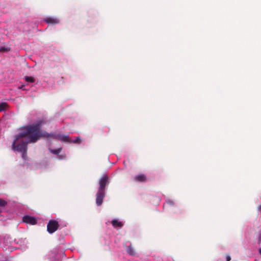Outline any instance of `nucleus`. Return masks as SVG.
Here are the masks:
<instances>
[{
    "label": "nucleus",
    "mask_w": 261,
    "mask_h": 261,
    "mask_svg": "<svg viewBox=\"0 0 261 261\" xmlns=\"http://www.w3.org/2000/svg\"><path fill=\"white\" fill-rule=\"evenodd\" d=\"M42 122V121H40L22 127L20 129V133L15 136V139L12 143V149L14 151L21 152L23 159H25L27 156L28 144L35 143L41 137H53L63 141L70 142L68 136H56L42 130L40 128Z\"/></svg>",
    "instance_id": "1"
},
{
    "label": "nucleus",
    "mask_w": 261,
    "mask_h": 261,
    "mask_svg": "<svg viewBox=\"0 0 261 261\" xmlns=\"http://www.w3.org/2000/svg\"><path fill=\"white\" fill-rule=\"evenodd\" d=\"M109 183V177L107 175H104L99 180V187L96 194V203L97 206H100L103 202L106 194V187Z\"/></svg>",
    "instance_id": "2"
},
{
    "label": "nucleus",
    "mask_w": 261,
    "mask_h": 261,
    "mask_svg": "<svg viewBox=\"0 0 261 261\" xmlns=\"http://www.w3.org/2000/svg\"><path fill=\"white\" fill-rule=\"evenodd\" d=\"M59 225L56 220H50L47 225V230L49 233L55 232L59 228Z\"/></svg>",
    "instance_id": "3"
},
{
    "label": "nucleus",
    "mask_w": 261,
    "mask_h": 261,
    "mask_svg": "<svg viewBox=\"0 0 261 261\" xmlns=\"http://www.w3.org/2000/svg\"><path fill=\"white\" fill-rule=\"evenodd\" d=\"M22 221L24 223L31 225H34L37 223V220L35 217L28 215L24 216L22 218Z\"/></svg>",
    "instance_id": "4"
},
{
    "label": "nucleus",
    "mask_w": 261,
    "mask_h": 261,
    "mask_svg": "<svg viewBox=\"0 0 261 261\" xmlns=\"http://www.w3.org/2000/svg\"><path fill=\"white\" fill-rule=\"evenodd\" d=\"M134 181L140 182H144L147 180V177L144 174H140L133 177Z\"/></svg>",
    "instance_id": "5"
},
{
    "label": "nucleus",
    "mask_w": 261,
    "mask_h": 261,
    "mask_svg": "<svg viewBox=\"0 0 261 261\" xmlns=\"http://www.w3.org/2000/svg\"><path fill=\"white\" fill-rule=\"evenodd\" d=\"M44 21L48 24H57L59 22L58 19L50 17L45 18Z\"/></svg>",
    "instance_id": "6"
},
{
    "label": "nucleus",
    "mask_w": 261,
    "mask_h": 261,
    "mask_svg": "<svg viewBox=\"0 0 261 261\" xmlns=\"http://www.w3.org/2000/svg\"><path fill=\"white\" fill-rule=\"evenodd\" d=\"M111 223L112 225L115 227H120L123 225L122 223L121 222L118 221L116 219L113 220L111 222Z\"/></svg>",
    "instance_id": "7"
},
{
    "label": "nucleus",
    "mask_w": 261,
    "mask_h": 261,
    "mask_svg": "<svg viewBox=\"0 0 261 261\" xmlns=\"http://www.w3.org/2000/svg\"><path fill=\"white\" fill-rule=\"evenodd\" d=\"M126 251L130 255H135L136 254L135 250L130 245L127 247Z\"/></svg>",
    "instance_id": "8"
},
{
    "label": "nucleus",
    "mask_w": 261,
    "mask_h": 261,
    "mask_svg": "<svg viewBox=\"0 0 261 261\" xmlns=\"http://www.w3.org/2000/svg\"><path fill=\"white\" fill-rule=\"evenodd\" d=\"M8 105L6 102H2L0 103V112H3L5 111L7 108L8 107Z\"/></svg>",
    "instance_id": "9"
},
{
    "label": "nucleus",
    "mask_w": 261,
    "mask_h": 261,
    "mask_svg": "<svg viewBox=\"0 0 261 261\" xmlns=\"http://www.w3.org/2000/svg\"><path fill=\"white\" fill-rule=\"evenodd\" d=\"M10 50V48L5 46H0V52H8Z\"/></svg>",
    "instance_id": "10"
},
{
    "label": "nucleus",
    "mask_w": 261,
    "mask_h": 261,
    "mask_svg": "<svg viewBox=\"0 0 261 261\" xmlns=\"http://www.w3.org/2000/svg\"><path fill=\"white\" fill-rule=\"evenodd\" d=\"M24 79L27 82L33 83L35 81L34 77L32 76H25Z\"/></svg>",
    "instance_id": "11"
},
{
    "label": "nucleus",
    "mask_w": 261,
    "mask_h": 261,
    "mask_svg": "<svg viewBox=\"0 0 261 261\" xmlns=\"http://www.w3.org/2000/svg\"><path fill=\"white\" fill-rule=\"evenodd\" d=\"M61 150L62 149L60 148L57 149L51 150V152L55 154H58L59 153L61 152Z\"/></svg>",
    "instance_id": "12"
},
{
    "label": "nucleus",
    "mask_w": 261,
    "mask_h": 261,
    "mask_svg": "<svg viewBox=\"0 0 261 261\" xmlns=\"http://www.w3.org/2000/svg\"><path fill=\"white\" fill-rule=\"evenodd\" d=\"M7 202L5 200H4L2 199H0V206H5L7 205Z\"/></svg>",
    "instance_id": "13"
},
{
    "label": "nucleus",
    "mask_w": 261,
    "mask_h": 261,
    "mask_svg": "<svg viewBox=\"0 0 261 261\" xmlns=\"http://www.w3.org/2000/svg\"><path fill=\"white\" fill-rule=\"evenodd\" d=\"M81 142V139L80 137H76V138L72 141L71 142L74 143H78L80 144Z\"/></svg>",
    "instance_id": "14"
},
{
    "label": "nucleus",
    "mask_w": 261,
    "mask_h": 261,
    "mask_svg": "<svg viewBox=\"0 0 261 261\" xmlns=\"http://www.w3.org/2000/svg\"><path fill=\"white\" fill-rule=\"evenodd\" d=\"M260 243H261V230L259 231V236H258V243L260 244Z\"/></svg>",
    "instance_id": "15"
},
{
    "label": "nucleus",
    "mask_w": 261,
    "mask_h": 261,
    "mask_svg": "<svg viewBox=\"0 0 261 261\" xmlns=\"http://www.w3.org/2000/svg\"><path fill=\"white\" fill-rule=\"evenodd\" d=\"M226 261H230L231 257L229 255H226Z\"/></svg>",
    "instance_id": "16"
},
{
    "label": "nucleus",
    "mask_w": 261,
    "mask_h": 261,
    "mask_svg": "<svg viewBox=\"0 0 261 261\" xmlns=\"http://www.w3.org/2000/svg\"><path fill=\"white\" fill-rule=\"evenodd\" d=\"M258 210L261 213V204L258 206Z\"/></svg>",
    "instance_id": "17"
},
{
    "label": "nucleus",
    "mask_w": 261,
    "mask_h": 261,
    "mask_svg": "<svg viewBox=\"0 0 261 261\" xmlns=\"http://www.w3.org/2000/svg\"><path fill=\"white\" fill-rule=\"evenodd\" d=\"M259 252L260 254L261 255V248L259 249Z\"/></svg>",
    "instance_id": "18"
}]
</instances>
